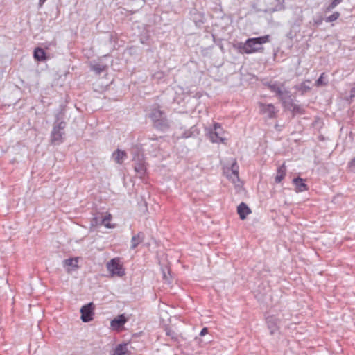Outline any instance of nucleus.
Wrapping results in <instances>:
<instances>
[{"label":"nucleus","mask_w":355,"mask_h":355,"mask_svg":"<svg viewBox=\"0 0 355 355\" xmlns=\"http://www.w3.org/2000/svg\"><path fill=\"white\" fill-rule=\"evenodd\" d=\"M269 41L270 36L268 35L259 37L249 38L244 43H239L238 44V49L241 53L251 54L261 51L263 49L262 45L269 42Z\"/></svg>","instance_id":"f257e3e1"},{"label":"nucleus","mask_w":355,"mask_h":355,"mask_svg":"<svg viewBox=\"0 0 355 355\" xmlns=\"http://www.w3.org/2000/svg\"><path fill=\"white\" fill-rule=\"evenodd\" d=\"M106 268L112 277H121L125 275V269L119 258H113L109 261Z\"/></svg>","instance_id":"f03ea898"},{"label":"nucleus","mask_w":355,"mask_h":355,"mask_svg":"<svg viewBox=\"0 0 355 355\" xmlns=\"http://www.w3.org/2000/svg\"><path fill=\"white\" fill-rule=\"evenodd\" d=\"M209 137L212 143H224L226 140L225 132L218 123L214 124V130L209 132Z\"/></svg>","instance_id":"7ed1b4c3"},{"label":"nucleus","mask_w":355,"mask_h":355,"mask_svg":"<svg viewBox=\"0 0 355 355\" xmlns=\"http://www.w3.org/2000/svg\"><path fill=\"white\" fill-rule=\"evenodd\" d=\"M225 174L227 178H228L236 187L240 186L239 166L235 160L233 162L231 168H227L225 171Z\"/></svg>","instance_id":"20e7f679"},{"label":"nucleus","mask_w":355,"mask_h":355,"mask_svg":"<svg viewBox=\"0 0 355 355\" xmlns=\"http://www.w3.org/2000/svg\"><path fill=\"white\" fill-rule=\"evenodd\" d=\"M81 320L84 322H88L93 320L94 315V304L90 302L84 305L80 309Z\"/></svg>","instance_id":"39448f33"},{"label":"nucleus","mask_w":355,"mask_h":355,"mask_svg":"<svg viewBox=\"0 0 355 355\" xmlns=\"http://www.w3.org/2000/svg\"><path fill=\"white\" fill-rule=\"evenodd\" d=\"M260 113L266 115L267 117L272 119L275 116L277 110L272 104H264L260 103L259 104Z\"/></svg>","instance_id":"423d86ee"},{"label":"nucleus","mask_w":355,"mask_h":355,"mask_svg":"<svg viewBox=\"0 0 355 355\" xmlns=\"http://www.w3.org/2000/svg\"><path fill=\"white\" fill-rule=\"evenodd\" d=\"M64 128V123H60L58 125L54 126L51 133V141L54 144H59L62 141V137L63 135V129Z\"/></svg>","instance_id":"0eeeda50"},{"label":"nucleus","mask_w":355,"mask_h":355,"mask_svg":"<svg viewBox=\"0 0 355 355\" xmlns=\"http://www.w3.org/2000/svg\"><path fill=\"white\" fill-rule=\"evenodd\" d=\"M78 257L69 258L63 260L62 266L67 273H71V272L76 271L78 269Z\"/></svg>","instance_id":"6e6552de"},{"label":"nucleus","mask_w":355,"mask_h":355,"mask_svg":"<svg viewBox=\"0 0 355 355\" xmlns=\"http://www.w3.org/2000/svg\"><path fill=\"white\" fill-rule=\"evenodd\" d=\"M268 87L270 89L275 92L281 101H283L284 97L288 94V92L282 89V87L276 83L269 84Z\"/></svg>","instance_id":"1a4fd4ad"},{"label":"nucleus","mask_w":355,"mask_h":355,"mask_svg":"<svg viewBox=\"0 0 355 355\" xmlns=\"http://www.w3.org/2000/svg\"><path fill=\"white\" fill-rule=\"evenodd\" d=\"M237 212L240 218L244 220L251 213V210L245 203L241 202L237 207Z\"/></svg>","instance_id":"9d476101"},{"label":"nucleus","mask_w":355,"mask_h":355,"mask_svg":"<svg viewBox=\"0 0 355 355\" xmlns=\"http://www.w3.org/2000/svg\"><path fill=\"white\" fill-rule=\"evenodd\" d=\"M293 182L295 187L296 192H303L308 189L307 185L304 182V180L300 178H294Z\"/></svg>","instance_id":"9b49d317"},{"label":"nucleus","mask_w":355,"mask_h":355,"mask_svg":"<svg viewBox=\"0 0 355 355\" xmlns=\"http://www.w3.org/2000/svg\"><path fill=\"white\" fill-rule=\"evenodd\" d=\"M126 322V319L123 315H119L110 322L111 327L114 329H119Z\"/></svg>","instance_id":"f8f14e48"},{"label":"nucleus","mask_w":355,"mask_h":355,"mask_svg":"<svg viewBox=\"0 0 355 355\" xmlns=\"http://www.w3.org/2000/svg\"><path fill=\"white\" fill-rule=\"evenodd\" d=\"M114 160L118 164H122L126 158V153L125 151L118 149L112 154Z\"/></svg>","instance_id":"ddd939ff"},{"label":"nucleus","mask_w":355,"mask_h":355,"mask_svg":"<svg viewBox=\"0 0 355 355\" xmlns=\"http://www.w3.org/2000/svg\"><path fill=\"white\" fill-rule=\"evenodd\" d=\"M144 234L139 232L137 235L133 236L131 239V248H135L144 240Z\"/></svg>","instance_id":"4468645a"},{"label":"nucleus","mask_w":355,"mask_h":355,"mask_svg":"<svg viewBox=\"0 0 355 355\" xmlns=\"http://www.w3.org/2000/svg\"><path fill=\"white\" fill-rule=\"evenodd\" d=\"M286 171V167L284 164L278 168L277 175L275 176L276 182L279 183L284 178Z\"/></svg>","instance_id":"2eb2a0df"},{"label":"nucleus","mask_w":355,"mask_h":355,"mask_svg":"<svg viewBox=\"0 0 355 355\" xmlns=\"http://www.w3.org/2000/svg\"><path fill=\"white\" fill-rule=\"evenodd\" d=\"M267 323L268 328L270 329V333L272 334H274L278 328L277 322L273 317L271 316L267 318Z\"/></svg>","instance_id":"dca6fc26"},{"label":"nucleus","mask_w":355,"mask_h":355,"mask_svg":"<svg viewBox=\"0 0 355 355\" xmlns=\"http://www.w3.org/2000/svg\"><path fill=\"white\" fill-rule=\"evenodd\" d=\"M127 352V345H119L115 347L112 355H125Z\"/></svg>","instance_id":"f3484780"},{"label":"nucleus","mask_w":355,"mask_h":355,"mask_svg":"<svg viewBox=\"0 0 355 355\" xmlns=\"http://www.w3.org/2000/svg\"><path fill=\"white\" fill-rule=\"evenodd\" d=\"M34 58L38 61H42L45 60V52L41 48H36L34 51Z\"/></svg>","instance_id":"a211bd4d"},{"label":"nucleus","mask_w":355,"mask_h":355,"mask_svg":"<svg viewBox=\"0 0 355 355\" xmlns=\"http://www.w3.org/2000/svg\"><path fill=\"white\" fill-rule=\"evenodd\" d=\"M111 215L107 214L102 220V224L107 228H112L114 225H110V221L111 220Z\"/></svg>","instance_id":"6ab92c4d"},{"label":"nucleus","mask_w":355,"mask_h":355,"mask_svg":"<svg viewBox=\"0 0 355 355\" xmlns=\"http://www.w3.org/2000/svg\"><path fill=\"white\" fill-rule=\"evenodd\" d=\"M340 17V13L338 12H335L332 15H329L326 19V21L332 22L336 21Z\"/></svg>","instance_id":"aec40b11"},{"label":"nucleus","mask_w":355,"mask_h":355,"mask_svg":"<svg viewBox=\"0 0 355 355\" xmlns=\"http://www.w3.org/2000/svg\"><path fill=\"white\" fill-rule=\"evenodd\" d=\"M162 112L159 109H155L151 114V117L155 120H158L161 118Z\"/></svg>","instance_id":"412c9836"},{"label":"nucleus","mask_w":355,"mask_h":355,"mask_svg":"<svg viewBox=\"0 0 355 355\" xmlns=\"http://www.w3.org/2000/svg\"><path fill=\"white\" fill-rule=\"evenodd\" d=\"M135 170L140 175H143L146 171V168L143 164H139L138 165L135 166Z\"/></svg>","instance_id":"4be33fe9"},{"label":"nucleus","mask_w":355,"mask_h":355,"mask_svg":"<svg viewBox=\"0 0 355 355\" xmlns=\"http://www.w3.org/2000/svg\"><path fill=\"white\" fill-rule=\"evenodd\" d=\"M92 70L94 71L97 74H99L105 70V67L100 64L93 65Z\"/></svg>","instance_id":"5701e85b"},{"label":"nucleus","mask_w":355,"mask_h":355,"mask_svg":"<svg viewBox=\"0 0 355 355\" xmlns=\"http://www.w3.org/2000/svg\"><path fill=\"white\" fill-rule=\"evenodd\" d=\"M343 0H333L331 4L327 7L328 10H331L336 8Z\"/></svg>","instance_id":"b1692460"},{"label":"nucleus","mask_w":355,"mask_h":355,"mask_svg":"<svg viewBox=\"0 0 355 355\" xmlns=\"http://www.w3.org/2000/svg\"><path fill=\"white\" fill-rule=\"evenodd\" d=\"M324 73H322L320 78L316 81V85L320 86V85H325L327 83L324 82Z\"/></svg>","instance_id":"393cba45"},{"label":"nucleus","mask_w":355,"mask_h":355,"mask_svg":"<svg viewBox=\"0 0 355 355\" xmlns=\"http://www.w3.org/2000/svg\"><path fill=\"white\" fill-rule=\"evenodd\" d=\"M349 167L352 171H355V157L349 162Z\"/></svg>","instance_id":"a878e982"},{"label":"nucleus","mask_w":355,"mask_h":355,"mask_svg":"<svg viewBox=\"0 0 355 355\" xmlns=\"http://www.w3.org/2000/svg\"><path fill=\"white\" fill-rule=\"evenodd\" d=\"M207 333H208V329H207V328L205 327V328H203V329L201 330V331H200V335L201 336H205V334H207Z\"/></svg>","instance_id":"bb28decb"},{"label":"nucleus","mask_w":355,"mask_h":355,"mask_svg":"<svg viewBox=\"0 0 355 355\" xmlns=\"http://www.w3.org/2000/svg\"><path fill=\"white\" fill-rule=\"evenodd\" d=\"M351 97H353L355 96V87L352 88V90H351Z\"/></svg>","instance_id":"cd10ccee"},{"label":"nucleus","mask_w":355,"mask_h":355,"mask_svg":"<svg viewBox=\"0 0 355 355\" xmlns=\"http://www.w3.org/2000/svg\"><path fill=\"white\" fill-rule=\"evenodd\" d=\"M46 0H39V5L41 7Z\"/></svg>","instance_id":"c85d7f7f"}]
</instances>
